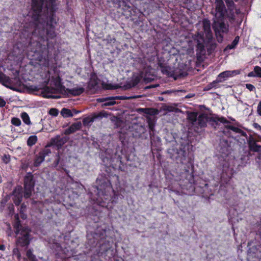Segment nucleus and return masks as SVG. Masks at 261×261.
<instances>
[{"label":"nucleus","instance_id":"obj_14","mask_svg":"<svg viewBox=\"0 0 261 261\" xmlns=\"http://www.w3.org/2000/svg\"><path fill=\"white\" fill-rule=\"evenodd\" d=\"M66 91L68 93L74 96H77L82 94L84 92V89L82 87H76L71 89H67Z\"/></svg>","mask_w":261,"mask_h":261},{"label":"nucleus","instance_id":"obj_13","mask_svg":"<svg viewBox=\"0 0 261 261\" xmlns=\"http://www.w3.org/2000/svg\"><path fill=\"white\" fill-rule=\"evenodd\" d=\"M197 120L200 127H204L206 125L207 117L204 114H201L197 117Z\"/></svg>","mask_w":261,"mask_h":261},{"label":"nucleus","instance_id":"obj_30","mask_svg":"<svg viewBox=\"0 0 261 261\" xmlns=\"http://www.w3.org/2000/svg\"><path fill=\"white\" fill-rule=\"evenodd\" d=\"M254 72L256 74V77H261V67L259 66H255L254 68Z\"/></svg>","mask_w":261,"mask_h":261},{"label":"nucleus","instance_id":"obj_34","mask_svg":"<svg viewBox=\"0 0 261 261\" xmlns=\"http://www.w3.org/2000/svg\"><path fill=\"white\" fill-rule=\"evenodd\" d=\"M225 2L227 5V6L229 7V9H230V11L232 10L231 7H232L234 5V3L232 0H225Z\"/></svg>","mask_w":261,"mask_h":261},{"label":"nucleus","instance_id":"obj_15","mask_svg":"<svg viewBox=\"0 0 261 261\" xmlns=\"http://www.w3.org/2000/svg\"><path fill=\"white\" fill-rule=\"evenodd\" d=\"M249 146L250 150L256 152L258 151L260 148V146L256 144V141L253 138L250 140Z\"/></svg>","mask_w":261,"mask_h":261},{"label":"nucleus","instance_id":"obj_50","mask_svg":"<svg viewBox=\"0 0 261 261\" xmlns=\"http://www.w3.org/2000/svg\"><path fill=\"white\" fill-rule=\"evenodd\" d=\"M139 81H140V79H139V78L138 77H135V79L134 80L135 83L136 84H137L138 83H139Z\"/></svg>","mask_w":261,"mask_h":261},{"label":"nucleus","instance_id":"obj_31","mask_svg":"<svg viewBox=\"0 0 261 261\" xmlns=\"http://www.w3.org/2000/svg\"><path fill=\"white\" fill-rule=\"evenodd\" d=\"M225 126L226 128H229V129L232 130L233 132H236V133H240L241 132V130L240 128L234 127V126H231V125H226Z\"/></svg>","mask_w":261,"mask_h":261},{"label":"nucleus","instance_id":"obj_40","mask_svg":"<svg viewBox=\"0 0 261 261\" xmlns=\"http://www.w3.org/2000/svg\"><path fill=\"white\" fill-rule=\"evenodd\" d=\"M15 251H17V253L16 255H17V257L18 259H20L21 254H20V253L18 249L17 248L14 249L13 253H15Z\"/></svg>","mask_w":261,"mask_h":261},{"label":"nucleus","instance_id":"obj_32","mask_svg":"<svg viewBox=\"0 0 261 261\" xmlns=\"http://www.w3.org/2000/svg\"><path fill=\"white\" fill-rule=\"evenodd\" d=\"M49 114L53 116H57L59 114V111L57 109L51 108L49 111Z\"/></svg>","mask_w":261,"mask_h":261},{"label":"nucleus","instance_id":"obj_35","mask_svg":"<svg viewBox=\"0 0 261 261\" xmlns=\"http://www.w3.org/2000/svg\"><path fill=\"white\" fill-rule=\"evenodd\" d=\"M22 199V197H14V202L17 205H19Z\"/></svg>","mask_w":261,"mask_h":261},{"label":"nucleus","instance_id":"obj_37","mask_svg":"<svg viewBox=\"0 0 261 261\" xmlns=\"http://www.w3.org/2000/svg\"><path fill=\"white\" fill-rule=\"evenodd\" d=\"M50 153V151L48 149H45L43 150L42 152H40L39 154L40 155H43L44 158L45 156L48 154V153Z\"/></svg>","mask_w":261,"mask_h":261},{"label":"nucleus","instance_id":"obj_44","mask_svg":"<svg viewBox=\"0 0 261 261\" xmlns=\"http://www.w3.org/2000/svg\"><path fill=\"white\" fill-rule=\"evenodd\" d=\"M257 112L261 116V101L259 103L257 107Z\"/></svg>","mask_w":261,"mask_h":261},{"label":"nucleus","instance_id":"obj_38","mask_svg":"<svg viewBox=\"0 0 261 261\" xmlns=\"http://www.w3.org/2000/svg\"><path fill=\"white\" fill-rule=\"evenodd\" d=\"M246 87L250 91H253L255 90L254 86L251 84H246Z\"/></svg>","mask_w":261,"mask_h":261},{"label":"nucleus","instance_id":"obj_47","mask_svg":"<svg viewBox=\"0 0 261 261\" xmlns=\"http://www.w3.org/2000/svg\"><path fill=\"white\" fill-rule=\"evenodd\" d=\"M59 161H60V158H59V156L58 155L56 161L54 162V165H55V167H56L58 165V164L59 163Z\"/></svg>","mask_w":261,"mask_h":261},{"label":"nucleus","instance_id":"obj_19","mask_svg":"<svg viewBox=\"0 0 261 261\" xmlns=\"http://www.w3.org/2000/svg\"><path fill=\"white\" fill-rule=\"evenodd\" d=\"M188 118L193 124H194V123L197 121V113L195 112L189 113Z\"/></svg>","mask_w":261,"mask_h":261},{"label":"nucleus","instance_id":"obj_29","mask_svg":"<svg viewBox=\"0 0 261 261\" xmlns=\"http://www.w3.org/2000/svg\"><path fill=\"white\" fill-rule=\"evenodd\" d=\"M13 86L17 88V87H19L21 85V81L19 77H15L13 79Z\"/></svg>","mask_w":261,"mask_h":261},{"label":"nucleus","instance_id":"obj_46","mask_svg":"<svg viewBox=\"0 0 261 261\" xmlns=\"http://www.w3.org/2000/svg\"><path fill=\"white\" fill-rule=\"evenodd\" d=\"M253 126L255 128L258 129H261V126L257 123H254L253 124Z\"/></svg>","mask_w":261,"mask_h":261},{"label":"nucleus","instance_id":"obj_36","mask_svg":"<svg viewBox=\"0 0 261 261\" xmlns=\"http://www.w3.org/2000/svg\"><path fill=\"white\" fill-rule=\"evenodd\" d=\"M200 37V39H197L198 46V47H199L200 48H202L203 47V38L202 37H201V36Z\"/></svg>","mask_w":261,"mask_h":261},{"label":"nucleus","instance_id":"obj_8","mask_svg":"<svg viewBox=\"0 0 261 261\" xmlns=\"http://www.w3.org/2000/svg\"><path fill=\"white\" fill-rule=\"evenodd\" d=\"M240 72L238 70L232 71H225L220 73L218 76L219 79L225 81L228 77L233 76L234 75L239 74Z\"/></svg>","mask_w":261,"mask_h":261},{"label":"nucleus","instance_id":"obj_10","mask_svg":"<svg viewBox=\"0 0 261 261\" xmlns=\"http://www.w3.org/2000/svg\"><path fill=\"white\" fill-rule=\"evenodd\" d=\"M137 112L150 115H155L158 114V111L153 108H139L137 110Z\"/></svg>","mask_w":261,"mask_h":261},{"label":"nucleus","instance_id":"obj_24","mask_svg":"<svg viewBox=\"0 0 261 261\" xmlns=\"http://www.w3.org/2000/svg\"><path fill=\"white\" fill-rule=\"evenodd\" d=\"M27 256L30 261H38L35 255L33 254L32 250L30 249L27 251Z\"/></svg>","mask_w":261,"mask_h":261},{"label":"nucleus","instance_id":"obj_41","mask_svg":"<svg viewBox=\"0 0 261 261\" xmlns=\"http://www.w3.org/2000/svg\"><path fill=\"white\" fill-rule=\"evenodd\" d=\"M256 74H255V72H254V70L253 69V71L249 72L248 74V76L249 77H256Z\"/></svg>","mask_w":261,"mask_h":261},{"label":"nucleus","instance_id":"obj_20","mask_svg":"<svg viewBox=\"0 0 261 261\" xmlns=\"http://www.w3.org/2000/svg\"><path fill=\"white\" fill-rule=\"evenodd\" d=\"M15 223L14 225V227L15 229V231H16L17 230H20L21 228L25 227H22L20 225V221L19 220V217H18V214L15 215Z\"/></svg>","mask_w":261,"mask_h":261},{"label":"nucleus","instance_id":"obj_26","mask_svg":"<svg viewBox=\"0 0 261 261\" xmlns=\"http://www.w3.org/2000/svg\"><path fill=\"white\" fill-rule=\"evenodd\" d=\"M147 121L149 129L153 131L154 127V122L153 120H152L150 118H147Z\"/></svg>","mask_w":261,"mask_h":261},{"label":"nucleus","instance_id":"obj_53","mask_svg":"<svg viewBox=\"0 0 261 261\" xmlns=\"http://www.w3.org/2000/svg\"><path fill=\"white\" fill-rule=\"evenodd\" d=\"M4 75V74L3 72H0V80L2 79Z\"/></svg>","mask_w":261,"mask_h":261},{"label":"nucleus","instance_id":"obj_18","mask_svg":"<svg viewBox=\"0 0 261 261\" xmlns=\"http://www.w3.org/2000/svg\"><path fill=\"white\" fill-rule=\"evenodd\" d=\"M14 197H22V188L20 186H18L15 188L13 191Z\"/></svg>","mask_w":261,"mask_h":261},{"label":"nucleus","instance_id":"obj_55","mask_svg":"<svg viewBox=\"0 0 261 261\" xmlns=\"http://www.w3.org/2000/svg\"><path fill=\"white\" fill-rule=\"evenodd\" d=\"M168 110L169 111H173V110H172V109L171 108H168Z\"/></svg>","mask_w":261,"mask_h":261},{"label":"nucleus","instance_id":"obj_57","mask_svg":"<svg viewBox=\"0 0 261 261\" xmlns=\"http://www.w3.org/2000/svg\"><path fill=\"white\" fill-rule=\"evenodd\" d=\"M17 251H15V253H14V254H16V255L17 254Z\"/></svg>","mask_w":261,"mask_h":261},{"label":"nucleus","instance_id":"obj_22","mask_svg":"<svg viewBox=\"0 0 261 261\" xmlns=\"http://www.w3.org/2000/svg\"><path fill=\"white\" fill-rule=\"evenodd\" d=\"M37 141V136H31L28 139L27 144L30 146H32L36 143Z\"/></svg>","mask_w":261,"mask_h":261},{"label":"nucleus","instance_id":"obj_28","mask_svg":"<svg viewBox=\"0 0 261 261\" xmlns=\"http://www.w3.org/2000/svg\"><path fill=\"white\" fill-rule=\"evenodd\" d=\"M239 40V36L236 37L235 39H234V40L233 41L232 43L230 45H228V47L230 49L234 48L236 46V45H237V44L238 43Z\"/></svg>","mask_w":261,"mask_h":261},{"label":"nucleus","instance_id":"obj_51","mask_svg":"<svg viewBox=\"0 0 261 261\" xmlns=\"http://www.w3.org/2000/svg\"><path fill=\"white\" fill-rule=\"evenodd\" d=\"M5 249V247L4 245H0V250H4Z\"/></svg>","mask_w":261,"mask_h":261},{"label":"nucleus","instance_id":"obj_48","mask_svg":"<svg viewBox=\"0 0 261 261\" xmlns=\"http://www.w3.org/2000/svg\"><path fill=\"white\" fill-rule=\"evenodd\" d=\"M20 214L21 217L23 219H25L27 218V215L24 213V212H21V213H20Z\"/></svg>","mask_w":261,"mask_h":261},{"label":"nucleus","instance_id":"obj_45","mask_svg":"<svg viewBox=\"0 0 261 261\" xmlns=\"http://www.w3.org/2000/svg\"><path fill=\"white\" fill-rule=\"evenodd\" d=\"M108 99V97L107 98H99L97 99V101L98 102H105Z\"/></svg>","mask_w":261,"mask_h":261},{"label":"nucleus","instance_id":"obj_52","mask_svg":"<svg viewBox=\"0 0 261 261\" xmlns=\"http://www.w3.org/2000/svg\"><path fill=\"white\" fill-rule=\"evenodd\" d=\"M205 88H206V90H210V89H212L213 87H210V84H209L208 85H207V86Z\"/></svg>","mask_w":261,"mask_h":261},{"label":"nucleus","instance_id":"obj_7","mask_svg":"<svg viewBox=\"0 0 261 261\" xmlns=\"http://www.w3.org/2000/svg\"><path fill=\"white\" fill-rule=\"evenodd\" d=\"M203 30L206 38L208 39L212 37V33L211 30V22L208 19H204L202 21Z\"/></svg>","mask_w":261,"mask_h":261},{"label":"nucleus","instance_id":"obj_17","mask_svg":"<svg viewBox=\"0 0 261 261\" xmlns=\"http://www.w3.org/2000/svg\"><path fill=\"white\" fill-rule=\"evenodd\" d=\"M21 118H22L23 122L27 125H31V122L29 115L26 112H22L21 114Z\"/></svg>","mask_w":261,"mask_h":261},{"label":"nucleus","instance_id":"obj_2","mask_svg":"<svg viewBox=\"0 0 261 261\" xmlns=\"http://www.w3.org/2000/svg\"><path fill=\"white\" fill-rule=\"evenodd\" d=\"M215 5V10L212 12L214 16L212 26L218 41L222 42L223 39L222 33H227L228 31L229 25L224 21L226 9L223 0H216Z\"/></svg>","mask_w":261,"mask_h":261},{"label":"nucleus","instance_id":"obj_58","mask_svg":"<svg viewBox=\"0 0 261 261\" xmlns=\"http://www.w3.org/2000/svg\"><path fill=\"white\" fill-rule=\"evenodd\" d=\"M90 121L93 122V118H92Z\"/></svg>","mask_w":261,"mask_h":261},{"label":"nucleus","instance_id":"obj_9","mask_svg":"<svg viewBox=\"0 0 261 261\" xmlns=\"http://www.w3.org/2000/svg\"><path fill=\"white\" fill-rule=\"evenodd\" d=\"M82 124L81 122H77L72 124L68 128L66 129L65 134L69 135L72 134L77 130H79L81 127Z\"/></svg>","mask_w":261,"mask_h":261},{"label":"nucleus","instance_id":"obj_59","mask_svg":"<svg viewBox=\"0 0 261 261\" xmlns=\"http://www.w3.org/2000/svg\"><path fill=\"white\" fill-rule=\"evenodd\" d=\"M236 13H238V10H236Z\"/></svg>","mask_w":261,"mask_h":261},{"label":"nucleus","instance_id":"obj_33","mask_svg":"<svg viewBox=\"0 0 261 261\" xmlns=\"http://www.w3.org/2000/svg\"><path fill=\"white\" fill-rule=\"evenodd\" d=\"M217 121H219L224 124H228L229 122L224 117H220L217 118Z\"/></svg>","mask_w":261,"mask_h":261},{"label":"nucleus","instance_id":"obj_49","mask_svg":"<svg viewBox=\"0 0 261 261\" xmlns=\"http://www.w3.org/2000/svg\"><path fill=\"white\" fill-rule=\"evenodd\" d=\"M228 17L230 19H234V16L233 14L231 13L230 14H228Z\"/></svg>","mask_w":261,"mask_h":261},{"label":"nucleus","instance_id":"obj_3","mask_svg":"<svg viewBox=\"0 0 261 261\" xmlns=\"http://www.w3.org/2000/svg\"><path fill=\"white\" fill-rule=\"evenodd\" d=\"M28 227L22 228L20 230L15 231L17 246L23 247L30 244V232Z\"/></svg>","mask_w":261,"mask_h":261},{"label":"nucleus","instance_id":"obj_43","mask_svg":"<svg viewBox=\"0 0 261 261\" xmlns=\"http://www.w3.org/2000/svg\"><path fill=\"white\" fill-rule=\"evenodd\" d=\"M26 210V205L24 204H22L21 205L20 210V213H21V212H24L25 210Z\"/></svg>","mask_w":261,"mask_h":261},{"label":"nucleus","instance_id":"obj_4","mask_svg":"<svg viewBox=\"0 0 261 261\" xmlns=\"http://www.w3.org/2000/svg\"><path fill=\"white\" fill-rule=\"evenodd\" d=\"M34 184L33 175L31 173H28L24 179V197L25 198H29L31 196L32 192L34 189Z\"/></svg>","mask_w":261,"mask_h":261},{"label":"nucleus","instance_id":"obj_1","mask_svg":"<svg viewBox=\"0 0 261 261\" xmlns=\"http://www.w3.org/2000/svg\"><path fill=\"white\" fill-rule=\"evenodd\" d=\"M57 0H32L33 17L36 21L38 33L43 35L45 32L50 38L56 35L53 24L56 23L54 12L57 9Z\"/></svg>","mask_w":261,"mask_h":261},{"label":"nucleus","instance_id":"obj_6","mask_svg":"<svg viewBox=\"0 0 261 261\" xmlns=\"http://www.w3.org/2000/svg\"><path fill=\"white\" fill-rule=\"evenodd\" d=\"M0 83L5 87L15 91H18V89L13 86V81L9 76L4 74L0 80Z\"/></svg>","mask_w":261,"mask_h":261},{"label":"nucleus","instance_id":"obj_16","mask_svg":"<svg viewBox=\"0 0 261 261\" xmlns=\"http://www.w3.org/2000/svg\"><path fill=\"white\" fill-rule=\"evenodd\" d=\"M55 85L56 86V90L58 91H62L64 90L65 87L62 86L60 83V78L58 76L56 78L55 81Z\"/></svg>","mask_w":261,"mask_h":261},{"label":"nucleus","instance_id":"obj_27","mask_svg":"<svg viewBox=\"0 0 261 261\" xmlns=\"http://www.w3.org/2000/svg\"><path fill=\"white\" fill-rule=\"evenodd\" d=\"M222 82L223 80H221V79H219L218 77H217L215 81H213V82L210 84V87H213V88H216L217 87V84L219 83H221Z\"/></svg>","mask_w":261,"mask_h":261},{"label":"nucleus","instance_id":"obj_54","mask_svg":"<svg viewBox=\"0 0 261 261\" xmlns=\"http://www.w3.org/2000/svg\"><path fill=\"white\" fill-rule=\"evenodd\" d=\"M181 151L182 152V154L183 155V156H185V152L182 150Z\"/></svg>","mask_w":261,"mask_h":261},{"label":"nucleus","instance_id":"obj_60","mask_svg":"<svg viewBox=\"0 0 261 261\" xmlns=\"http://www.w3.org/2000/svg\"><path fill=\"white\" fill-rule=\"evenodd\" d=\"M38 60H39V61H41V59L40 58H39V59H38Z\"/></svg>","mask_w":261,"mask_h":261},{"label":"nucleus","instance_id":"obj_42","mask_svg":"<svg viewBox=\"0 0 261 261\" xmlns=\"http://www.w3.org/2000/svg\"><path fill=\"white\" fill-rule=\"evenodd\" d=\"M5 101L3 99L0 98V107H3L5 106Z\"/></svg>","mask_w":261,"mask_h":261},{"label":"nucleus","instance_id":"obj_23","mask_svg":"<svg viewBox=\"0 0 261 261\" xmlns=\"http://www.w3.org/2000/svg\"><path fill=\"white\" fill-rule=\"evenodd\" d=\"M44 160V158L43 155H40L39 154V156H37L35 160L34 166H36V167L39 166L40 165V164L42 162H43Z\"/></svg>","mask_w":261,"mask_h":261},{"label":"nucleus","instance_id":"obj_25","mask_svg":"<svg viewBox=\"0 0 261 261\" xmlns=\"http://www.w3.org/2000/svg\"><path fill=\"white\" fill-rule=\"evenodd\" d=\"M11 123L16 126H20L21 124V122L20 119L16 117H13L11 119Z\"/></svg>","mask_w":261,"mask_h":261},{"label":"nucleus","instance_id":"obj_5","mask_svg":"<svg viewBox=\"0 0 261 261\" xmlns=\"http://www.w3.org/2000/svg\"><path fill=\"white\" fill-rule=\"evenodd\" d=\"M68 139L69 138L67 136L61 137L60 136H57L52 138L51 142L53 145L56 146L58 148H60L68 141Z\"/></svg>","mask_w":261,"mask_h":261},{"label":"nucleus","instance_id":"obj_11","mask_svg":"<svg viewBox=\"0 0 261 261\" xmlns=\"http://www.w3.org/2000/svg\"><path fill=\"white\" fill-rule=\"evenodd\" d=\"M159 66L163 74L168 76H172L173 75V71L170 67L164 65L162 63H160Z\"/></svg>","mask_w":261,"mask_h":261},{"label":"nucleus","instance_id":"obj_21","mask_svg":"<svg viewBox=\"0 0 261 261\" xmlns=\"http://www.w3.org/2000/svg\"><path fill=\"white\" fill-rule=\"evenodd\" d=\"M61 114L64 117H72L73 116V114L71 112V111L66 108H63L61 112Z\"/></svg>","mask_w":261,"mask_h":261},{"label":"nucleus","instance_id":"obj_56","mask_svg":"<svg viewBox=\"0 0 261 261\" xmlns=\"http://www.w3.org/2000/svg\"><path fill=\"white\" fill-rule=\"evenodd\" d=\"M165 93H170V92L169 91H167L166 92H164Z\"/></svg>","mask_w":261,"mask_h":261},{"label":"nucleus","instance_id":"obj_12","mask_svg":"<svg viewBox=\"0 0 261 261\" xmlns=\"http://www.w3.org/2000/svg\"><path fill=\"white\" fill-rule=\"evenodd\" d=\"M122 96H115L108 97L107 100L103 104V106H113L116 104V99H125Z\"/></svg>","mask_w":261,"mask_h":261},{"label":"nucleus","instance_id":"obj_39","mask_svg":"<svg viewBox=\"0 0 261 261\" xmlns=\"http://www.w3.org/2000/svg\"><path fill=\"white\" fill-rule=\"evenodd\" d=\"M3 160L4 161V162L6 163H7L9 162L10 161V158H9V156H7L6 155H5L3 158Z\"/></svg>","mask_w":261,"mask_h":261}]
</instances>
